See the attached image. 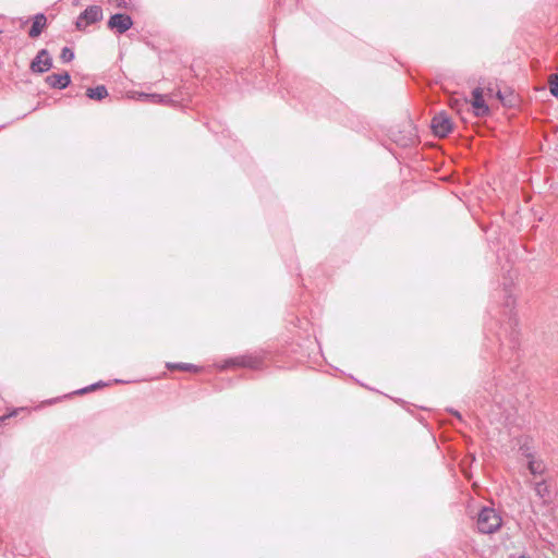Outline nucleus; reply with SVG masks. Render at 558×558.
I'll list each match as a JSON object with an SVG mask.
<instances>
[{
	"mask_svg": "<svg viewBox=\"0 0 558 558\" xmlns=\"http://www.w3.org/2000/svg\"><path fill=\"white\" fill-rule=\"evenodd\" d=\"M45 82L51 88L64 89L71 83V77L68 72H63L62 74L52 73L46 76Z\"/></svg>",
	"mask_w": 558,
	"mask_h": 558,
	"instance_id": "6e6552de",
	"label": "nucleus"
},
{
	"mask_svg": "<svg viewBox=\"0 0 558 558\" xmlns=\"http://www.w3.org/2000/svg\"><path fill=\"white\" fill-rule=\"evenodd\" d=\"M483 92H484V88L482 86H477L472 92V95H473L472 107L474 108V114L476 117H484V116L488 114V112H489V108L483 98Z\"/></svg>",
	"mask_w": 558,
	"mask_h": 558,
	"instance_id": "0eeeda50",
	"label": "nucleus"
},
{
	"mask_svg": "<svg viewBox=\"0 0 558 558\" xmlns=\"http://www.w3.org/2000/svg\"><path fill=\"white\" fill-rule=\"evenodd\" d=\"M167 368L170 371H182V372H193L197 373L201 371V367L190 363H167Z\"/></svg>",
	"mask_w": 558,
	"mask_h": 558,
	"instance_id": "ddd939ff",
	"label": "nucleus"
},
{
	"mask_svg": "<svg viewBox=\"0 0 558 558\" xmlns=\"http://www.w3.org/2000/svg\"><path fill=\"white\" fill-rule=\"evenodd\" d=\"M548 85L550 94L558 99V74H550L548 77Z\"/></svg>",
	"mask_w": 558,
	"mask_h": 558,
	"instance_id": "2eb2a0df",
	"label": "nucleus"
},
{
	"mask_svg": "<svg viewBox=\"0 0 558 558\" xmlns=\"http://www.w3.org/2000/svg\"><path fill=\"white\" fill-rule=\"evenodd\" d=\"M527 468L532 474H542L545 469L541 461L535 460H529Z\"/></svg>",
	"mask_w": 558,
	"mask_h": 558,
	"instance_id": "dca6fc26",
	"label": "nucleus"
},
{
	"mask_svg": "<svg viewBox=\"0 0 558 558\" xmlns=\"http://www.w3.org/2000/svg\"><path fill=\"white\" fill-rule=\"evenodd\" d=\"M430 128L437 137L444 138L452 132L453 123L447 112L441 111L434 116Z\"/></svg>",
	"mask_w": 558,
	"mask_h": 558,
	"instance_id": "7ed1b4c3",
	"label": "nucleus"
},
{
	"mask_svg": "<svg viewBox=\"0 0 558 558\" xmlns=\"http://www.w3.org/2000/svg\"><path fill=\"white\" fill-rule=\"evenodd\" d=\"M501 518L498 512L488 507H484L476 520V527L482 534H492L501 526Z\"/></svg>",
	"mask_w": 558,
	"mask_h": 558,
	"instance_id": "f257e3e1",
	"label": "nucleus"
},
{
	"mask_svg": "<svg viewBox=\"0 0 558 558\" xmlns=\"http://www.w3.org/2000/svg\"><path fill=\"white\" fill-rule=\"evenodd\" d=\"M140 97L142 99L148 100L153 104H166L168 101L167 95H159V94H141Z\"/></svg>",
	"mask_w": 558,
	"mask_h": 558,
	"instance_id": "4468645a",
	"label": "nucleus"
},
{
	"mask_svg": "<svg viewBox=\"0 0 558 558\" xmlns=\"http://www.w3.org/2000/svg\"><path fill=\"white\" fill-rule=\"evenodd\" d=\"M226 364L228 366L260 369L263 367L264 360L260 354H244L228 360Z\"/></svg>",
	"mask_w": 558,
	"mask_h": 558,
	"instance_id": "20e7f679",
	"label": "nucleus"
},
{
	"mask_svg": "<svg viewBox=\"0 0 558 558\" xmlns=\"http://www.w3.org/2000/svg\"><path fill=\"white\" fill-rule=\"evenodd\" d=\"M485 88H486L488 95L493 94L494 90H493V88L490 86H487Z\"/></svg>",
	"mask_w": 558,
	"mask_h": 558,
	"instance_id": "4be33fe9",
	"label": "nucleus"
},
{
	"mask_svg": "<svg viewBox=\"0 0 558 558\" xmlns=\"http://www.w3.org/2000/svg\"><path fill=\"white\" fill-rule=\"evenodd\" d=\"M46 26H47V17L45 16V14L44 13L36 14L34 16L32 27L28 32V36L31 38L38 37Z\"/></svg>",
	"mask_w": 558,
	"mask_h": 558,
	"instance_id": "9d476101",
	"label": "nucleus"
},
{
	"mask_svg": "<svg viewBox=\"0 0 558 558\" xmlns=\"http://www.w3.org/2000/svg\"><path fill=\"white\" fill-rule=\"evenodd\" d=\"M520 450L522 451V454L525 456L529 460H533V454L531 453L530 448L527 446H522Z\"/></svg>",
	"mask_w": 558,
	"mask_h": 558,
	"instance_id": "aec40b11",
	"label": "nucleus"
},
{
	"mask_svg": "<svg viewBox=\"0 0 558 558\" xmlns=\"http://www.w3.org/2000/svg\"><path fill=\"white\" fill-rule=\"evenodd\" d=\"M518 558H529V557L525 555H520Z\"/></svg>",
	"mask_w": 558,
	"mask_h": 558,
	"instance_id": "b1692460",
	"label": "nucleus"
},
{
	"mask_svg": "<svg viewBox=\"0 0 558 558\" xmlns=\"http://www.w3.org/2000/svg\"><path fill=\"white\" fill-rule=\"evenodd\" d=\"M535 494L542 499L544 505H548L551 499V492L545 481L537 482L534 487Z\"/></svg>",
	"mask_w": 558,
	"mask_h": 558,
	"instance_id": "9b49d317",
	"label": "nucleus"
},
{
	"mask_svg": "<svg viewBox=\"0 0 558 558\" xmlns=\"http://www.w3.org/2000/svg\"><path fill=\"white\" fill-rule=\"evenodd\" d=\"M51 68L52 59L47 49L39 50L29 64L31 71L37 74H43L49 71Z\"/></svg>",
	"mask_w": 558,
	"mask_h": 558,
	"instance_id": "39448f33",
	"label": "nucleus"
},
{
	"mask_svg": "<svg viewBox=\"0 0 558 558\" xmlns=\"http://www.w3.org/2000/svg\"><path fill=\"white\" fill-rule=\"evenodd\" d=\"M453 414H454L457 417L461 418V415H460V413H459L458 411H454V412H453Z\"/></svg>",
	"mask_w": 558,
	"mask_h": 558,
	"instance_id": "5701e85b",
	"label": "nucleus"
},
{
	"mask_svg": "<svg viewBox=\"0 0 558 558\" xmlns=\"http://www.w3.org/2000/svg\"><path fill=\"white\" fill-rule=\"evenodd\" d=\"M496 97H497L500 101H502V102H504V95H502V93H501L500 90H498V92L496 93Z\"/></svg>",
	"mask_w": 558,
	"mask_h": 558,
	"instance_id": "412c9836",
	"label": "nucleus"
},
{
	"mask_svg": "<svg viewBox=\"0 0 558 558\" xmlns=\"http://www.w3.org/2000/svg\"><path fill=\"white\" fill-rule=\"evenodd\" d=\"M449 107L454 110L463 121L465 120L464 112H470L469 101L466 98L451 97L449 99Z\"/></svg>",
	"mask_w": 558,
	"mask_h": 558,
	"instance_id": "1a4fd4ad",
	"label": "nucleus"
},
{
	"mask_svg": "<svg viewBox=\"0 0 558 558\" xmlns=\"http://www.w3.org/2000/svg\"><path fill=\"white\" fill-rule=\"evenodd\" d=\"M102 386H105V384L102 381H98L96 384H93V385H89V386H87L85 388L80 389L77 391V393H80V395L87 393V392H90V391H93V390H95V389H97L99 387H102Z\"/></svg>",
	"mask_w": 558,
	"mask_h": 558,
	"instance_id": "6ab92c4d",
	"label": "nucleus"
},
{
	"mask_svg": "<svg viewBox=\"0 0 558 558\" xmlns=\"http://www.w3.org/2000/svg\"><path fill=\"white\" fill-rule=\"evenodd\" d=\"M102 9L99 5H89L78 15L75 26L78 31H84L88 25L102 20Z\"/></svg>",
	"mask_w": 558,
	"mask_h": 558,
	"instance_id": "f03ea898",
	"label": "nucleus"
},
{
	"mask_svg": "<svg viewBox=\"0 0 558 558\" xmlns=\"http://www.w3.org/2000/svg\"><path fill=\"white\" fill-rule=\"evenodd\" d=\"M118 9L132 10L134 8L132 0H109Z\"/></svg>",
	"mask_w": 558,
	"mask_h": 558,
	"instance_id": "f3484780",
	"label": "nucleus"
},
{
	"mask_svg": "<svg viewBox=\"0 0 558 558\" xmlns=\"http://www.w3.org/2000/svg\"><path fill=\"white\" fill-rule=\"evenodd\" d=\"M133 26V20L130 15L117 13L110 16L108 27L123 34Z\"/></svg>",
	"mask_w": 558,
	"mask_h": 558,
	"instance_id": "423d86ee",
	"label": "nucleus"
},
{
	"mask_svg": "<svg viewBox=\"0 0 558 558\" xmlns=\"http://www.w3.org/2000/svg\"><path fill=\"white\" fill-rule=\"evenodd\" d=\"M86 96L89 99L100 101L108 96V90L105 85H98L96 87H89L86 89Z\"/></svg>",
	"mask_w": 558,
	"mask_h": 558,
	"instance_id": "f8f14e48",
	"label": "nucleus"
},
{
	"mask_svg": "<svg viewBox=\"0 0 558 558\" xmlns=\"http://www.w3.org/2000/svg\"><path fill=\"white\" fill-rule=\"evenodd\" d=\"M60 59L64 63L71 62L74 59V51L71 48H69V47H64L61 50Z\"/></svg>",
	"mask_w": 558,
	"mask_h": 558,
	"instance_id": "a211bd4d",
	"label": "nucleus"
}]
</instances>
